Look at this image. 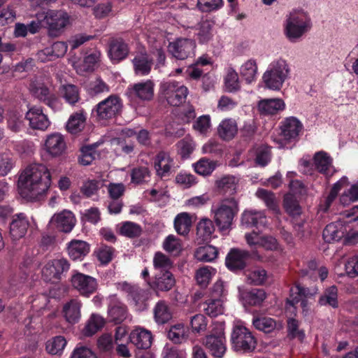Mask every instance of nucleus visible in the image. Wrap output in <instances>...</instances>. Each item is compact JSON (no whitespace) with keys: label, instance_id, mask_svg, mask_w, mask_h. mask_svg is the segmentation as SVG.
Wrapping results in <instances>:
<instances>
[{"label":"nucleus","instance_id":"f257e3e1","mask_svg":"<svg viewBox=\"0 0 358 358\" xmlns=\"http://www.w3.org/2000/svg\"><path fill=\"white\" fill-rule=\"evenodd\" d=\"M51 183V174L46 165L34 163L20 172L17 191L27 201H38L47 195Z\"/></svg>","mask_w":358,"mask_h":358},{"label":"nucleus","instance_id":"f03ea898","mask_svg":"<svg viewBox=\"0 0 358 358\" xmlns=\"http://www.w3.org/2000/svg\"><path fill=\"white\" fill-rule=\"evenodd\" d=\"M289 298L287 299L285 305V311L289 319L287 320L288 334L293 338H297L303 341L305 338L303 330L299 328V322L292 318L291 316H295L296 310L299 307L302 308V313L306 316L310 310V303L308 302V290L299 285H296L290 290Z\"/></svg>","mask_w":358,"mask_h":358},{"label":"nucleus","instance_id":"7ed1b4c3","mask_svg":"<svg viewBox=\"0 0 358 358\" xmlns=\"http://www.w3.org/2000/svg\"><path fill=\"white\" fill-rule=\"evenodd\" d=\"M311 28V18L303 9H293L286 15L282 24L283 34L290 43L301 41Z\"/></svg>","mask_w":358,"mask_h":358},{"label":"nucleus","instance_id":"20e7f679","mask_svg":"<svg viewBox=\"0 0 358 358\" xmlns=\"http://www.w3.org/2000/svg\"><path fill=\"white\" fill-rule=\"evenodd\" d=\"M288 62L281 57L271 61L262 75V82L271 90L279 91L290 74Z\"/></svg>","mask_w":358,"mask_h":358},{"label":"nucleus","instance_id":"39448f33","mask_svg":"<svg viewBox=\"0 0 358 358\" xmlns=\"http://www.w3.org/2000/svg\"><path fill=\"white\" fill-rule=\"evenodd\" d=\"M213 219L220 231L231 228L234 216L238 212V202L233 198L221 201L212 207Z\"/></svg>","mask_w":358,"mask_h":358},{"label":"nucleus","instance_id":"423d86ee","mask_svg":"<svg viewBox=\"0 0 358 358\" xmlns=\"http://www.w3.org/2000/svg\"><path fill=\"white\" fill-rule=\"evenodd\" d=\"M188 93L187 87L176 80H163L159 85L161 97L173 106H178L185 102Z\"/></svg>","mask_w":358,"mask_h":358},{"label":"nucleus","instance_id":"0eeeda50","mask_svg":"<svg viewBox=\"0 0 358 358\" xmlns=\"http://www.w3.org/2000/svg\"><path fill=\"white\" fill-rule=\"evenodd\" d=\"M232 348L236 351L251 352L256 346V341L251 332L238 322L234 327L231 336Z\"/></svg>","mask_w":358,"mask_h":358},{"label":"nucleus","instance_id":"6e6552de","mask_svg":"<svg viewBox=\"0 0 358 358\" xmlns=\"http://www.w3.org/2000/svg\"><path fill=\"white\" fill-rule=\"evenodd\" d=\"M203 344L212 356L222 358L227 350L224 325L222 323L216 324L213 332L205 337Z\"/></svg>","mask_w":358,"mask_h":358},{"label":"nucleus","instance_id":"1a4fd4ad","mask_svg":"<svg viewBox=\"0 0 358 358\" xmlns=\"http://www.w3.org/2000/svg\"><path fill=\"white\" fill-rule=\"evenodd\" d=\"M122 108L121 99L117 95H110L96 104L95 113L100 122H105L116 117Z\"/></svg>","mask_w":358,"mask_h":358},{"label":"nucleus","instance_id":"9d476101","mask_svg":"<svg viewBox=\"0 0 358 358\" xmlns=\"http://www.w3.org/2000/svg\"><path fill=\"white\" fill-rule=\"evenodd\" d=\"M118 290L124 292L131 299L136 306V310H143L147 308L146 301L149 299V292L140 288L137 285H132L127 282H118L116 285Z\"/></svg>","mask_w":358,"mask_h":358},{"label":"nucleus","instance_id":"9b49d317","mask_svg":"<svg viewBox=\"0 0 358 358\" xmlns=\"http://www.w3.org/2000/svg\"><path fill=\"white\" fill-rule=\"evenodd\" d=\"M25 119L28 121L29 127L34 130L44 131L51 124L48 115L43 112V107L39 106L29 105Z\"/></svg>","mask_w":358,"mask_h":358},{"label":"nucleus","instance_id":"f8f14e48","mask_svg":"<svg viewBox=\"0 0 358 358\" xmlns=\"http://www.w3.org/2000/svg\"><path fill=\"white\" fill-rule=\"evenodd\" d=\"M70 268L69 261L63 257L48 262L42 268V275L45 280L55 282L61 278L64 272Z\"/></svg>","mask_w":358,"mask_h":358},{"label":"nucleus","instance_id":"ddd939ff","mask_svg":"<svg viewBox=\"0 0 358 358\" xmlns=\"http://www.w3.org/2000/svg\"><path fill=\"white\" fill-rule=\"evenodd\" d=\"M196 43L189 38H178L169 43L168 51L177 59L184 60L194 55Z\"/></svg>","mask_w":358,"mask_h":358},{"label":"nucleus","instance_id":"4468645a","mask_svg":"<svg viewBox=\"0 0 358 358\" xmlns=\"http://www.w3.org/2000/svg\"><path fill=\"white\" fill-rule=\"evenodd\" d=\"M71 282L73 287L84 296H90L97 289L94 278L78 271H73Z\"/></svg>","mask_w":358,"mask_h":358},{"label":"nucleus","instance_id":"2eb2a0df","mask_svg":"<svg viewBox=\"0 0 358 358\" xmlns=\"http://www.w3.org/2000/svg\"><path fill=\"white\" fill-rule=\"evenodd\" d=\"M350 231V227L346 220H339L326 226L323 231V238L327 242L338 241L344 238L345 242L348 243Z\"/></svg>","mask_w":358,"mask_h":358},{"label":"nucleus","instance_id":"dca6fc26","mask_svg":"<svg viewBox=\"0 0 358 358\" xmlns=\"http://www.w3.org/2000/svg\"><path fill=\"white\" fill-rule=\"evenodd\" d=\"M50 224L59 231L67 234L74 228L76 218L71 210H63L52 216Z\"/></svg>","mask_w":358,"mask_h":358},{"label":"nucleus","instance_id":"f3484780","mask_svg":"<svg viewBox=\"0 0 358 358\" xmlns=\"http://www.w3.org/2000/svg\"><path fill=\"white\" fill-rule=\"evenodd\" d=\"M43 13V23L50 31H61L69 23V16L64 10H49Z\"/></svg>","mask_w":358,"mask_h":358},{"label":"nucleus","instance_id":"a211bd4d","mask_svg":"<svg viewBox=\"0 0 358 358\" xmlns=\"http://www.w3.org/2000/svg\"><path fill=\"white\" fill-rule=\"evenodd\" d=\"M155 83L150 80H146L127 88V94L131 98L138 99L141 101H150L154 96Z\"/></svg>","mask_w":358,"mask_h":358},{"label":"nucleus","instance_id":"6ab92c4d","mask_svg":"<svg viewBox=\"0 0 358 358\" xmlns=\"http://www.w3.org/2000/svg\"><path fill=\"white\" fill-rule=\"evenodd\" d=\"M245 237L247 243L251 247L263 248L266 250H277L279 248L277 240L271 236H263L252 231L245 234Z\"/></svg>","mask_w":358,"mask_h":358},{"label":"nucleus","instance_id":"aec40b11","mask_svg":"<svg viewBox=\"0 0 358 358\" xmlns=\"http://www.w3.org/2000/svg\"><path fill=\"white\" fill-rule=\"evenodd\" d=\"M66 143L63 135L54 132L48 135L44 142V149L53 157L62 155L66 150Z\"/></svg>","mask_w":358,"mask_h":358},{"label":"nucleus","instance_id":"412c9836","mask_svg":"<svg viewBox=\"0 0 358 358\" xmlns=\"http://www.w3.org/2000/svg\"><path fill=\"white\" fill-rule=\"evenodd\" d=\"M303 125L295 117H289L281 122V135L286 141L295 140L301 131Z\"/></svg>","mask_w":358,"mask_h":358},{"label":"nucleus","instance_id":"4be33fe9","mask_svg":"<svg viewBox=\"0 0 358 358\" xmlns=\"http://www.w3.org/2000/svg\"><path fill=\"white\" fill-rule=\"evenodd\" d=\"M313 160L315 169L325 176L331 177L336 172L332 164L333 159L328 153L317 152L314 155Z\"/></svg>","mask_w":358,"mask_h":358},{"label":"nucleus","instance_id":"5701e85b","mask_svg":"<svg viewBox=\"0 0 358 358\" xmlns=\"http://www.w3.org/2000/svg\"><path fill=\"white\" fill-rule=\"evenodd\" d=\"M69 257L73 261H82L90 252V245L86 241L73 239L66 244Z\"/></svg>","mask_w":358,"mask_h":358},{"label":"nucleus","instance_id":"b1692460","mask_svg":"<svg viewBox=\"0 0 358 358\" xmlns=\"http://www.w3.org/2000/svg\"><path fill=\"white\" fill-rule=\"evenodd\" d=\"M29 222L24 213L16 214L10 224V234L13 240H18L25 236Z\"/></svg>","mask_w":358,"mask_h":358},{"label":"nucleus","instance_id":"393cba45","mask_svg":"<svg viewBox=\"0 0 358 358\" xmlns=\"http://www.w3.org/2000/svg\"><path fill=\"white\" fill-rule=\"evenodd\" d=\"M81 307L82 303L77 299H73L66 302L62 311L65 320L69 324L78 323L81 317Z\"/></svg>","mask_w":358,"mask_h":358},{"label":"nucleus","instance_id":"a878e982","mask_svg":"<svg viewBox=\"0 0 358 358\" xmlns=\"http://www.w3.org/2000/svg\"><path fill=\"white\" fill-rule=\"evenodd\" d=\"M176 280L171 272L159 273L152 282L148 281L149 286L155 291L167 292L175 285Z\"/></svg>","mask_w":358,"mask_h":358},{"label":"nucleus","instance_id":"bb28decb","mask_svg":"<svg viewBox=\"0 0 358 358\" xmlns=\"http://www.w3.org/2000/svg\"><path fill=\"white\" fill-rule=\"evenodd\" d=\"M134 71L136 75L145 76L150 73L153 59L146 52H139L132 59Z\"/></svg>","mask_w":358,"mask_h":358},{"label":"nucleus","instance_id":"cd10ccee","mask_svg":"<svg viewBox=\"0 0 358 358\" xmlns=\"http://www.w3.org/2000/svg\"><path fill=\"white\" fill-rule=\"evenodd\" d=\"M238 296L245 303L250 306H260L266 298V294L262 289H252L245 291L241 287H238Z\"/></svg>","mask_w":358,"mask_h":358},{"label":"nucleus","instance_id":"c85d7f7f","mask_svg":"<svg viewBox=\"0 0 358 358\" xmlns=\"http://www.w3.org/2000/svg\"><path fill=\"white\" fill-rule=\"evenodd\" d=\"M173 166V160L168 152H159L154 160V167L157 176L164 177L169 174Z\"/></svg>","mask_w":358,"mask_h":358},{"label":"nucleus","instance_id":"c756f323","mask_svg":"<svg viewBox=\"0 0 358 358\" xmlns=\"http://www.w3.org/2000/svg\"><path fill=\"white\" fill-rule=\"evenodd\" d=\"M131 342L138 348L148 349L152 345L151 332L141 327H137L130 334Z\"/></svg>","mask_w":358,"mask_h":358},{"label":"nucleus","instance_id":"7c9ffc66","mask_svg":"<svg viewBox=\"0 0 358 358\" xmlns=\"http://www.w3.org/2000/svg\"><path fill=\"white\" fill-rule=\"evenodd\" d=\"M108 315L110 320L115 323L123 322L127 316L126 306L117 301L115 295L110 296Z\"/></svg>","mask_w":358,"mask_h":358},{"label":"nucleus","instance_id":"2f4dec72","mask_svg":"<svg viewBox=\"0 0 358 358\" xmlns=\"http://www.w3.org/2000/svg\"><path fill=\"white\" fill-rule=\"evenodd\" d=\"M247 255V252L240 250H231L225 260L227 267L232 271L243 269L245 265Z\"/></svg>","mask_w":358,"mask_h":358},{"label":"nucleus","instance_id":"473e14b6","mask_svg":"<svg viewBox=\"0 0 358 358\" xmlns=\"http://www.w3.org/2000/svg\"><path fill=\"white\" fill-rule=\"evenodd\" d=\"M129 52L128 45L121 38L113 40L110 44L108 55L113 63L125 59Z\"/></svg>","mask_w":358,"mask_h":358},{"label":"nucleus","instance_id":"72a5a7b5","mask_svg":"<svg viewBox=\"0 0 358 358\" xmlns=\"http://www.w3.org/2000/svg\"><path fill=\"white\" fill-rule=\"evenodd\" d=\"M241 221L246 227H265L267 223L266 215L262 211L245 210L242 215Z\"/></svg>","mask_w":358,"mask_h":358},{"label":"nucleus","instance_id":"f704fd0d","mask_svg":"<svg viewBox=\"0 0 358 358\" xmlns=\"http://www.w3.org/2000/svg\"><path fill=\"white\" fill-rule=\"evenodd\" d=\"M58 93L59 96L71 106L76 105L80 99V90L78 86L73 84H62L58 89Z\"/></svg>","mask_w":358,"mask_h":358},{"label":"nucleus","instance_id":"c9c22d12","mask_svg":"<svg viewBox=\"0 0 358 358\" xmlns=\"http://www.w3.org/2000/svg\"><path fill=\"white\" fill-rule=\"evenodd\" d=\"M239 73L246 83L251 84L255 82L258 75L257 60L251 58L245 61L240 66Z\"/></svg>","mask_w":358,"mask_h":358},{"label":"nucleus","instance_id":"e433bc0d","mask_svg":"<svg viewBox=\"0 0 358 358\" xmlns=\"http://www.w3.org/2000/svg\"><path fill=\"white\" fill-rule=\"evenodd\" d=\"M285 108V103L281 99H263L258 103L259 111L264 115H274Z\"/></svg>","mask_w":358,"mask_h":358},{"label":"nucleus","instance_id":"4c0bfd02","mask_svg":"<svg viewBox=\"0 0 358 358\" xmlns=\"http://www.w3.org/2000/svg\"><path fill=\"white\" fill-rule=\"evenodd\" d=\"M349 185L348 178L346 176H343L338 181L333 185V187L330 191L329 194L327 196L324 201H321L319 206V210L322 212H326L331 206L332 202L336 198L338 193L343 188Z\"/></svg>","mask_w":358,"mask_h":358},{"label":"nucleus","instance_id":"58836bf2","mask_svg":"<svg viewBox=\"0 0 358 358\" xmlns=\"http://www.w3.org/2000/svg\"><path fill=\"white\" fill-rule=\"evenodd\" d=\"M29 92L31 95L43 102L51 94L41 77L34 78L29 85Z\"/></svg>","mask_w":358,"mask_h":358},{"label":"nucleus","instance_id":"ea45409f","mask_svg":"<svg viewBox=\"0 0 358 358\" xmlns=\"http://www.w3.org/2000/svg\"><path fill=\"white\" fill-rule=\"evenodd\" d=\"M101 55V54L99 50H95L92 51L84 58L81 64H74L75 69L80 74L94 71L100 62Z\"/></svg>","mask_w":358,"mask_h":358},{"label":"nucleus","instance_id":"a19ab883","mask_svg":"<svg viewBox=\"0 0 358 358\" xmlns=\"http://www.w3.org/2000/svg\"><path fill=\"white\" fill-rule=\"evenodd\" d=\"M219 136L225 140L232 139L238 132V126L235 120L231 118L223 120L217 127Z\"/></svg>","mask_w":358,"mask_h":358},{"label":"nucleus","instance_id":"79ce46f5","mask_svg":"<svg viewBox=\"0 0 358 358\" xmlns=\"http://www.w3.org/2000/svg\"><path fill=\"white\" fill-rule=\"evenodd\" d=\"M224 84L225 90L228 92L234 93L241 90V81L238 73L231 66H228L225 70Z\"/></svg>","mask_w":358,"mask_h":358},{"label":"nucleus","instance_id":"37998d69","mask_svg":"<svg viewBox=\"0 0 358 358\" xmlns=\"http://www.w3.org/2000/svg\"><path fill=\"white\" fill-rule=\"evenodd\" d=\"M168 338L175 343H182L188 338V329L182 323L172 325L168 331Z\"/></svg>","mask_w":358,"mask_h":358},{"label":"nucleus","instance_id":"c03bdc74","mask_svg":"<svg viewBox=\"0 0 358 358\" xmlns=\"http://www.w3.org/2000/svg\"><path fill=\"white\" fill-rule=\"evenodd\" d=\"M154 268L159 273L171 272L173 262L169 257L162 252H157L152 259Z\"/></svg>","mask_w":358,"mask_h":358},{"label":"nucleus","instance_id":"a18cd8bd","mask_svg":"<svg viewBox=\"0 0 358 358\" xmlns=\"http://www.w3.org/2000/svg\"><path fill=\"white\" fill-rule=\"evenodd\" d=\"M213 22L209 20H202L199 23L196 35L200 43H206L212 39L213 36Z\"/></svg>","mask_w":358,"mask_h":358},{"label":"nucleus","instance_id":"49530a36","mask_svg":"<svg viewBox=\"0 0 358 358\" xmlns=\"http://www.w3.org/2000/svg\"><path fill=\"white\" fill-rule=\"evenodd\" d=\"M85 120L86 116L83 110L75 113L70 116L66 129L70 133L76 134L83 129Z\"/></svg>","mask_w":358,"mask_h":358},{"label":"nucleus","instance_id":"de8ad7c7","mask_svg":"<svg viewBox=\"0 0 358 358\" xmlns=\"http://www.w3.org/2000/svg\"><path fill=\"white\" fill-rule=\"evenodd\" d=\"M105 324V320L99 315L92 314L85 326L83 334L85 336H92L101 329Z\"/></svg>","mask_w":358,"mask_h":358},{"label":"nucleus","instance_id":"09e8293b","mask_svg":"<svg viewBox=\"0 0 358 358\" xmlns=\"http://www.w3.org/2000/svg\"><path fill=\"white\" fill-rule=\"evenodd\" d=\"M192 226V219L187 213H179L174 219V227L178 234L187 235Z\"/></svg>","mask_w":358,"mask_h":358},{"label":"nucleus","instance_id":"8fccbe9b","mask_svg":"<svg viewBox=\"0 0 358 358\" xmlns=\"http://www.w3.org/2000/svg\"><path fill=\"white\" fill-rule=\"evenodd\" d=\"M155 320L158 324H164L172 317V313L167 303L164 301L157 303L154 308Z\"/></svg>","mask_w":358,"mask_h":358},{"label":"nucleus","instance_id":"3c124183","mask_svg":"<svg viewBox=\"0 0 358 358\" xmlns=\"http://www.w3.org/2000/svg\"><path fill=\"white\" fill-rule=\"evenodd\" d=\"M217 256V248L210 245L199 247L195 252V257L201 262H213Z\"/></svg>","mask_w":358,"mask_h":358},{"label":"nucleus","instance_id":"603ef678","mask_svg":"<svg viewBox=\"0 0 358 358\" xmlns=\"http://www.w3.org/2000/svg\"><path fill=\"white\" fill-rule=\"evenodd\" d=\"M214 231L213 222L208 218H203L197 224L196 235L202 241H206L210 238Z\"/></svg>","mask_w":358,"mask_h":358},{"label":"nucleus","instance_id":"864d4df0","mask_svg":"<svg viewBox=\"0 0 358 358\" xmlns=\"http://www.w3.org/2000/svg\"><path fill=\"white\" fill-rule=\"evenodd\" d=\"M163 249L173 255H178L182 250V241L174 235H169L162 244Z\"/></svg>","mask_w":358,"mask_h":358},{"label":"nucleus","instance_id":"5fc2aeb1","mask_svg":"<svg viewBox=\"0 0 358 358\" xmlns=\"http://www.w3.org/2000/svg\"><path fill=\"white\" fill-rule=\"evenodd\" d=\"M216 162L206 158H201L193 164L196 173L201 176H209L216 168Z\"/></svg>","mask_w":358,"mask_h":358},{"label":"nucleus","instance_id":"6e6d98bb","mask_svg":"<svg viewBox=\"0 0 358 358\" xmlns=\"http://www.w3.org/2000/svg\"><path fill=\"white\" fill-rule=\"evenodd\" d=\"M215 273L216 270L212 266H203L196 270L195 279L200 286L206 287Z\"/></svg>","mask_w":358,"mask_h":358},{"label":"nucleus","instance_id":"4d7b16f0","mask_svg":"<svg viewBox=\"0 0 358 358\" xmlns=\"http://www.w3.org/2000/svg\"><path fill=\"white\" fill-rule=\"evenodd\" d=\"M203 310L210 317H217L224 312L223 301L221 299H210L204 303Z\"/></svg>","mask_w":358,"mask_h":358},{"label":"nucleus","instance_id":"13d9d810","mask_svg":"<svg viewBox=\"0 0 358 358\" xmlns=\"http://www.w3.org/2000/svg\"><path fill=\"white\" fill-rule=\"evenodd\" d=\"M238 180L233 176H227L217 181V186L225 193L234 194L236 192Z\"/></svg>","mask_w":358,"mask_h":358},{"label":"nucleus","instance_id":"bf43d9fd","mask_svg":"<svg viewBox=\"0 0 358 358\" xmlns=\"http://www.w3.org/2000/svg\"><path fill=\"white\" fill-rule=\"evenodd\" d=\"M66 345L64 337L57 336L49 340L46 343V350L51 355H60Z\"/></svg>","mask_w":358,"mask_h":358},{"label":"nucleus","instance_id":"052dcab7","mask_svg":"<svg viewBox=\"0 0 358 358\" xmlns=\"http://www.w3.org/2000/svg\"><path fill=\"white\" fill-rule=\"evenodd\" d=\"M322 306H329L332 308L338 307V289L336 286L327 288L320 299Z\"/></svg>","mask_w":358,"mask_h":358},{"label":"nucleus","instance_id":"680f3d73","mask_svg":"<svg viewBox=\"0 0 358 358\" xmlns=\"http://www.w3.org/2000/svg\"><path fill=\"white\" fill-rule=\"evenodd\" d=\"M253 326L258 330L265 333L271 332L276 327L275 321L267 317H256L252 320Z\"/></svg>","mask_w":358,"mask_h":358},{"label":"nucleus","instance_id":"e2e57ef3","mask_svg":"<svg viewBox=\"0 0 358 358\" xmlns=\"http://www.w3.org/2000/svg\"><path fill=\"white\" fill-rule=\"evenodd\" d=\"M15 166V159L8 152L0 153V176H7Z\"/></svg>","mask_w":358,"mask_h":358},{"label":"nucleus","instance_id":"0e129e2a","mask_svg":"<svg viewBox=\"0 0 358 358\" xmlns=\"http://www.w3.org/2000/svg\"><path fill=\"white\" fill-rule=\"evenodd\" d=\"M255 194L259 199L264 201L269 209L276 213L278 211L275 196L273 192L264 189H258Z\"/></svg>","mask_w":358,"mask_h":358},{"label":"nucleus","instance_id":"69168bd1","mask_svg":"<svg viewBox=\"0 0 358 358\" xmlns=\"http://www.w3.org/2000/svg\"><path fill=\"white\" fill-rule=\"evenodd\" d=\"M223 6L222 0H197L196 8L202 13H210Z\"/></svg>","mask_w":358,"mask_h":358},{"label":"nucleus","instance_id":"338daca9","mask_svg":"<svg viewBox=\"0 0 358 358\" xmlns=\"http://www.w3.org/2000/svg\"><path fill=\"white\" fill-rule=\"evenodd\" d=\"M207 318L202 314H196L190 318V327L194 334H201L206 330Z\"/></svg>","mask_w":358,"mask_h":358},{"label":"nucleus","instance_id":"774afa93","mask_svg":"<svg viewBox=\"0 0 358 358\" xmlns=\"http://www.w3.org/2000/svg\"><path fill=\"white\" fill-rule=\"evenodd\" d=\"M357 201H358V183L351 185L340 196V202L343 206H348Z\"/></svg>","mask_w":358,"mask_h":358}]
</instances>
